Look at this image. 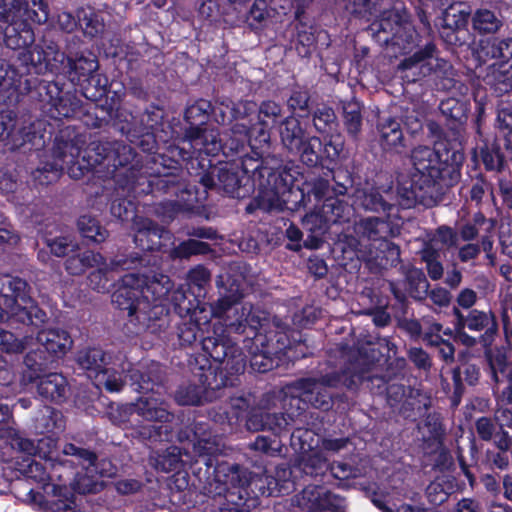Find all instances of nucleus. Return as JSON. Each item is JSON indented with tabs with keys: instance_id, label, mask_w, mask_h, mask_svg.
Here are the masks:
<instances>
[{
	"instance_id": "nucleus-1",
	"label": "nucleus",
	"mask_w": 512,
	"mask_h": 512,
	"mask_svg": "<svg viewBox=\"0 0 512 512\" xmlns=\"http://www.w3.org/2000/svg\"><path fill=\"white\" fill-rule=\"evenodd\" d=\"M412 167L407 174L398 177V203L408 209L417 203H425L432 197L434 187L441 179L444 166L458 167L464 160L460 142L450 148L440 141L435 148L418 146L411 152Z\"/></svg>"
},
{
	"instance_id": "nucleus-2",
	"label": "nucleus",
	"mask_w": 512,
	"mask_h": 512,
	"mask_svg": "<svg viewBox=\"0 0 512 512\" xmlns=\"http://www.w3.org/2000/svg\"><path fill=\"white\" fill-rule=\"evenodd\" d=\"M216 286L219 298L209 305L208 310L213 317L224 318L226 328L231 332L243 334L246 329L256 332L268 321L267 313L251 303L236 306L244 297L241 276L219 275Z\"/></svg>"
},
{
	"instance_id": "nucleus-3",
	"label": "nucleus",
	"mask_w": 512,
	"mask_h": 512,
	"mask_svg": "<svg viewBox=\"0 0 512 512\" xmlns=\"http://www.w3.org/2000/svg\"><path fill=\"white\" fill-rule=\"evenodd\" d=\"M340 382V376L336 373L326 374L319 378H302L290 385L292 400H301L311 404L315 408L327 410L331 406V395L328 388L336 387ZM288 397L281 394H266L254 408L246 421L250 431L265 430V412L283 408Z\"/></svg>"
},
{
	"instance_id": "nucleus-4",
	"label": "nucleus",
	"mask_w": 512,
	"mask_h": 512,
	"mask_svg": "<svg viewBox=\"0 0 512 512\" xmlns=\"http://www.w3.org/2000/svg\"><path fill=\"white\" fill-rule=\"evenodd\" d=\"M156 394L158 392L144 395L133 403L117 407L110 412V419L113 423L130 429L133 438L140 441L158 440L162 427L142 422H171L173 414L169 411L167 403Z\"/></svg>"
},
{
	"instance_id": "nucleus-5",
	"label": "nucleus",
	"mask_w": 512,
	"mask_h": 512,
	"mask_svg": "<svg viewBox=\"0 0 512 512\" xmlns=\"http://www.w3.org/2000/svg\"><path fill=\"white\" fill-rule=\"evenodd\" d=\"M45 0H0V20L9 26L5 43L11 49H24L35 41L31 23L44 24L49 19Z\"/></svg>"
},
{
	"instance_id": "nucleus-6",
	"label": "nucleus",
	"mask_w": 512,
	"mask_h": 512,
	"mask_svg": "<svg viewBox=\"0 0 512 512\" xmlns=\"http://www.w3.org/2000/svg\"><path fill=\"white\" fill-rule=\"evenodd\" d=\"M27 287L21 278L0 275V322L37 325L45 321L46 313L34 304Z\"/></svg>"
},
{
	"instance_id": "nucleus-7",
	"label": "nucleus",
	"mask_w": 512,
	"mask_h": 512,
	"mask_svg": "<svg viewBox=\"0 0 512 512\" xmlns=\"http://www.w3.org/2000/svg\"><path fill=\"white\" fill-rule=\"evenodd\" d=\"M141 291L132 286H119L112 294V303L128 312L129 321L138 331L156 333L166 327L167 313L160 302L140 299Z\"/></svg>"
},
{
	"instance_id": "nucleus-8",
	"label": "nucleus",
	"mask_w": 512,
	"mask_h": 512,
	"mask_svg": "<svg viewBox=\"0 0 512 512\" xmlns=\"http://www.w3.org/2000/svg\"><path fill=\"white\" fill-rule=\"evenodd\" d=\"M202 349L215 362L224 364V370L239 373L245 367L241 352L226 335L223 324L213 325V335L202 339Z\"/></svg>"
},
{
	"instance_id": "nucleus-9",
	"label": "nucleus",
	"mask_w": 512,
	"mask_h": 512,
	"mask_svg": "<svg viewBox=\"0 0 512 512\" xmlns=\"http://www.w3.org/2000/svg\"><path fill=\"white\" fill-rule=\"evenodd\" d=\"M36 456L40 458L57 462L60 465L81 466L88 469L95 465L97 456L94 452L72 443H66L61 451L57 453V440L51 436H46L36 443Z\"/></svg>"
},
{
	"instance_id": "nucleus-10",
	"label": "nucleus",
	"mask_w": 512,
	"mask_h": 512,
	"mask_svg": "<svg viewBox=\"0 0 512 512\" xmlns=\"http://www.w3.org/2000/svg\"><path fill=\"white\" fill-rule=\"evenodd\" d=\"M86 143L84 135L68 128L62 130L55 138L52 148L53 160L62 164L63 169L66 167L73 178H80L85 170V163L81 164L79 157Z\"/></svg>"
},
{
	"instance_id": "nucleus-11",
	"label": "nucleus",
	"mask_w": 512,
	"mask_h": 512,
	"mask_svg": "<svg viewBox=\"0 0 512 512\" xmlns=\"http://www.w3.org/2000/svg\"><path fill=\"white\" fill-rule=\"evenodd\" d=\"M134 158L131 146L119 141H94L84 151L82 162L85 169L92 168L107 162V168L123 167Z\"/></svg>"
},
{
	"instance_id": "nucleus-12",
	"label": "nucleus",
	"mask_w": 512,
	"mask_h": 512,
	"mask_svg": "<svg viewBox=\"0 0 512 512\" xmlns=\"http://www.w3.org/2000/svg\"><path fill=\"white\" fill-rule=\"evenodd\" d=\"M246 171L240 163H225L221 166L214 167L208 173L200 177V182L207 188H215L224 192L230 197L241 198L245 194L242 193V179Z\"/></svg>"
},
{
	"instance_id": "nucleus-13",
	"label": "nucleus",
	"mask_w": 512,
	"mask_h": 512,
	"mask_svg": "<svg viewBox=\"0 0 512 512\" xmlns=\"http://www.w3.org/2000/svg\"><path fill=\"white\" fill-rule=\"evenodd\" d=\"M291 181L292 176L286 171H269L258 195L259 208L268 212L284 210L291 193Z\"/></svg>"
},
{
	"instance_id": "nucleus-14",
	"label": "nucleus",
	"mask_w": 512,
	"mask_h": 512,
	"mask_svg": "<svg viewBox=\"0 0 512 512\" xmlns=\"http://www.w3.org/2000/svg\"><path fill=\"white\" fill-rule=\"evenodd\" d=\"M372 26L374 31L391 34V37L384 39L385 42L391 41L400 46L404 41L407 43L413 41L414 30L409 21V15L406 8L400 3L385 11L380 20Z\"/></svg>"
},
{
	"instance_id": "nucleus-15",
	"label": "nucleus",
	"mask_w": 512,
	"mask_h": 512,
	"mask_svg": "<svg viewBox=\"0 0 512 512\" xmlns=\"http://www.w3.org/2000/svg\"><path fill=\"white\" fill-rule=\"evenodd\" d=\"M127 285L140 290L142 293L139 298L150 302H160L172 288L169 277L160 273L150 276L125 275L120 286Z\"/></svg>"
},
{
	"instance_id": "nucleus-16",
	"label": "nucleus",
	"mask_w": 512,
	"mask_h": 512,
	"mask_svg": "<svg viewBox=\"0 0 512 512\" xmlns=\"http://www.w3.org/2000/svg\"><path fill=\"white\" fill-rule=\"evenodd\" d=\"M134 242L146 251L160 250L163 240H170V232L152 220L140 216L133 219Z\"/></svg>"
},
{
	"instance_id": "nucleus-17",
	"label": "nucleus",
	"mask_w": 512,
	"mask_h": 512,
	"mask_svg": "<svg viewBox=\"0 0 512 512\" xmlns=\"http://www.w3.org/2000/svg\"><path fill=\"white\" fill-rule=\"evenodd\" d=\"M350 215L349 205L338 198L329 197L327 198L318 212H311L303 217V224L312 226L310 230L314 228H320L322 224H337L347 221Z\"/></svg>"
},
{
	"instance_id": "nucleus-18",
	"label": "nucleus",
	"mask_w": 512,
	"mask_h": 512,
	"mask_svg": "<svg viewBox=\"0 0 512 512\" xmlns=\"http://www.w3.org/2000/svg\"><path fill=\"white\" fill-rule=\"evenodd\" d=\"M353 203L366 211L387 213L398 203V195L391 190L380 192L378 188L365 186L357 188L353 194Z\"/></svg>"
},
{
	"instance_id": "nucleus-19",
	"label": "nucleus",
	"mask_w": 512,
	"mask_h": 512,
	"mask_svg": "<svg viewBox=\"0 0 512 512\" xmlns=\"http://www.w3.org/2000/svg\"><path fill=\"white\" fill-rule=\"evenodd\" d=\"M435 51V45L427 44L412 56L403 59L398 64V70L402 73V78L408 82H415L431 75V61Z\"/></svg>"
},
{
	"instance_id": "nucleus-20",
	"label": "nucleus",
	"mask_w": 512,
	"mask_h": 512,
	"mask_svg": "<svg viewBox=\"0 0 512 512\" xmlns=\"http://www.w3.org/2000/svg\"><path fill=\"white\" fill-rule=\"evenodd\" d=\"M51 116L57 119L76 116L81 110V100L73 93H63L56 83L45 86Z\"/></svg>"
},
{
	"instance_id": "nucleus-21",
	"label": "nucleus",
	"mask_w": 512,
	"mask_h": 512,
	"mask_svg": "<svg viewBox=\"0 0 512 512\" xmlns=\"http://www.w3.org/2000/svg\"><path fill=\"white\" fill-rule=\"evenodd\" d=\"M43 123L41 121L23 120L16 122V126L11 130L7 146L11 150L20 149L27 144L39 149L45 145L44 133L42 132Z\"/></svg>"
},
{
	"instance_id": "nucleus-22",
	"label": "nucleus",
	"mask_w": 512,
	"mask_h": 512,
	"mask_svg": "<svg viewBox=\"0 0 512 512\" xmlns=\"http://www.w3.org/2000/svg\"><path fill=\"white\" fill-rule=\"evenodd\" d=\"M459 324L462 328L467 327L472 331H485L481 336V342L484 346H489L492 343L493 337L498 332V323L494 312L481 311L473 309L469 314L464 317L458 311Z\"/></svg>"
},
{
	"instance_id": "nucleus-23",
	"label": "nucleus",
	"mask_w": 512,
	"mask_h": 512,
	"mask_svg": "<svg viewBox=\"0 0 512 512\" xmlns=\"http://www.w3.org/2000/svg\"><path fill=\"white\" fill-rule=\"evenodd\" d=\"M218 136V132L214 129L189 126L184 132L182 142L188 143L193 153L204 152L207 155H215L222 147Z\"/></svg>"
},
{
	"instance_id": "nucleus-24",
	"label": "nucleus",
	"mask_w": 512,
	"mask_h": 512,
	"mask_svg": "<svg viewBox=\"0 0 512 512\" xmlns=\"http://www.w3.org/2000/svg\"><path fill=\"white\" fill-rule=\"evenodd\" d=\"M35 344L43 347L55 359L62 357L70 350L72 340L65 330L51 328L39 331L37 337L33 338V343L29 348Z\"/></svg>"
},
{
	"instance_id": "nucleus-25",
	"label": "nucleus",
	"mask_w": 512,
	"mask_h": 512,
	"mask_svg": "<svg viewBox=\"0 0 512 512\" xmlns=\"http://www.w3.org/2000/svg\"><path fill=\"white\" fill-rule=\"evenodd\" d=\"M213 372L208 370L200 375V385L188 384L181 386L175 393V400L179 405H200L208 398V390H215L220 384H213L211 378Z\"/></svg>"
},
{
	"instance_id": "nucleus-26",
	"label": "nucleus",
	"mask_w": 512,
	"mask_h": 512,
	"mask_svg": "<svg viewBox=\"0 0 512 512\" xmlns=\"http://www.w3.org/2000/svg\"><path fill=\"white\" fill-rule=\"evenodd\" d=\"M191 435L185 430L180 431L178 438L180 441L189 440L193 442V450L196 455H215L219 452V439L216 436H212L211 432L208 431V425L206 423H196L191 428Z\"/></svg>"
},
{
	"instance_id": "nucleus-27",
	"label": "nucleus",
	"mask_w": 512,
	"mask_h": 512,
	"mask_svg": "<svg viewBox=\"0 0 512 512\" xmlns=\"http://www.w3.org/2000/svg\"><path fill=\"white\" fill-rule=\"evenodd\" d=\"M111 359V355L100 348H86L80 350L76 356L78 365L88 372L89 377H95V379L104 372L107 365L111 363Z\"/></svg>"
},
{
	"instance_id": "nucleus-28",
	"label": "nucleus",
	"mask_w": 512,
	"mask_h": 512,
	"mask_svg": "<svg viewBox=\"0 0 512 512\" xmlns=\"http://www.w3.org/2000/svg\"><path fill=\"white\" fill-rule=\"evenodd\" d=\"M471 26L478 35L497 34L504 26V18L499 11L478 8L471 17Z\"/></svg>"
},
{
	"instance_id": "nucleus-29",
	"label": "nucleus",
	"mask_w": 512,
	"mask_h": 512,
	"mask_svg": "<svg viewBox=\"0 0 512 512\" xmlns=\"http://www.w3.org/2000/svg\"><path fill=\"white\" fill-rule=\"evenodd\" d=\"M211 317L212 315H210L206 304L195 307L189 321L183 322L178 328V337L182 345L193 344L198 337L199 330H201L200 325L208 324Z\"/></svg>"
},
{
	"instance_id": "nucleus-30",
	"label": "nucleus",
	"mask_w": 512,
	"mask_h": 512,
	"mask_svg": "<svg viewBox=\"0 0 512 512\" xmlns=\"http://www.w3.org/2000/svg\"><path fill=\"white\" fill-rule=\"evenodd\" d=\"M38 394L51 401L62 402L68 393V382L60 373H49L42 377L36 376Z\"/></svg>"
},
{
	"instance_id": "nucleus-31",
	"label": "nucleus",
	"mask_w": 512,
	"mask_h": 512,
	"mask_svg": "<svg viewBox=\"0 0 512 512\" xmlns=\"http://www.w3.org/2000/svg\"><path fill=\"white\" fill-rule=\"evenodd\" d=\"M236 469L241 475V478L239 479V484L241 486H248L256 495H277V492L279 491V484L275 480L274 476L269 475L267 471H263L259 474H251L246 470L239 471L238 468Z\"/></svg>"
},
{
	"instance_id": "nucleus-32",
	"label": "nucleus",
	"mask_w": 512,
	"mask_h": 512,
	"mask_svg": "<svg viewBox=\"0 0 512 512\" xmlns=\"http://www.w3.org/2000/svg\"><path fill=\"white\" fill-rule=\"evenodd\" d=\"M304 496L311 503V508L326 512H344V500L323 487H308L304 490Z\"/></svg>"
},
{
	"instance_id": "nucleus-33",
	"label": "nucleus",
	"mask_w": 512,
	"mask_h": 512,
	"mask_svg": "<svg viewBox=\"0 0 512 512\" xmlns=\"http://www.w3.org/2000/svg\"><path fill=\"white\" fill-rule=\"evenodd\" d=\"M279 134L281 143L289 151L299 150L300 145L309 136L300 121L293 117H286L280 124Z\"/></svg>"
},
{
	"instance_id": "nucleus-34",
	"label": "nucleus",
	"mask_w": 512,
	"mask_h": 512,
	"mask_svg": "<svg viewBox=\"0 0 512 512\" xmlns=\"http://www.w3.org/2000/svg\"><path fill=\"white\" fill-rule=\"evenodd\" d=\"M127 260L113 259L109 262L104 258V263L96 265L95 271L91 272L88 276V285L95 291L105 293L109 289L110 278L108 274L118 269H128L126 265Z\"/></svg>"
},
{
	"instance_id": "nucleus-35",
	"label": "nucleus",
	"mask_w": 512,
	"mask_h": 512,
	"mask_svg": "<svg viewBox=\"0 0 512 512\" xmlns=\"http://www.w3.org/2000/svg\"><path fill=\"white\" fill-rule=\"evenodd\" d=\"M484 81L500 96L512 89V74L506 62H498L487 68Z\"/></svg>"
},
{
	"instance_id": "nucleus-36",
	"label": "nucleus",
	"mask_w": 512,
	"mask_h": 512,
	"mask_svg": "<svg viewBox=\"0 0 512 512\" xmlns=\"http://www.w3.org/2000/svg\"><path fill=\"white\" fill-rule=\"evenodd\" d=\"M431 75H434L436 85L442 90L450 91L457 89L459 84V91L461 92L462 85L456 80V72L452 65L433 52V60L431 61Z\"/></svg>"
},
{
	"instance_id": "nucleus-37",
	"label": "nucleus",
	"mask_w": 512,
	"mask_h": 512,
	"mask_svg": "<svg viewBox=\"0 0 512 512\" xmlns=\"http://www.w3.org/2000/svg\"><path fill=\"white\" fill-rule=\"evenodd\" d=\"M104 263V257L97 252L86 250L81 253H73L65 261V270L73 276H80L88 268Z\"/></svg>"
},
{
	"instance_id": "nucleus-38",
	"label": "nucleus",
	"mask_w": 512,
	"mask_h": 512,
	"mask_svg": "<svg viewBox=\"0 0 512 512\" xmlns=\"http://www.w3.org/2000/svg\"><path fill=\"white\" fill-rule=\"evenodd\" d=\"M379 141L384 150L403 146V132L400 123L393 118L382 119L378 123Z\"/></svg>"
},
{
	"instance_id": "nucleus-39",
	"label": "nucleus",
	"mask_w": 512,
	"mask_h": 512,
	"mask_svg": "<svg viewBox=\"0 0 512 512\" xmlns=\"http://www.w3.org/2000/svg\"><path fill=\"white\" fill-rule=\"evenodd\" d=\"M494 421L500 430L496 435V446L499 449H510L512 447V410L506 406L497 405Z\"/></svg>"
},
{
	"instance_id": "nucleus-40",
	"label": "nucleus",
	"mask_w": 512,
	"mask_h": 512,
	"mask_svg": "<svg viewBox=\"0 0 512 512\" xmlns=\"http://www.w3.org/2000/svg\"><path fill=\"white\" fill-rule=\"evenodd\" d=\"M67 62L69 73H74L79 83L94 78V73L99 67L98 61L92 53L76 55L75 57L68 56Z\"/></svg>"
},
{
	"instance_id": "nucleus-41",
	"label": "nucleus",
	"mask_w": 512,
	"mask_h": 512,
	"mask_svg": "<svg viewBox=\"0 0 512 512\" xmlns=\"http://www.w3.org/2000/svg\"><path fill=\"white\" fill-rule=\"evenodd\" d=\"M354 231L360 237L375 241L387 236L389 224L379 217H365L355 222Z\"/></svg>"
},
{
	"instance_id": "nucleus-42",
	"label": "nucleus",
	"mask_w": 512,
	"mask_h": 512,
	"mask_svg": "<svg viewBox=\"0 0 512 512\" xmlns=\"http://www.w3.org/2000/svg\"><path fill=\"white\" fill-rule=\"evenodd\" d=\"M122 371H126V367L122 364ZM128 377L131 381V385L134 386V390L137 392L147 393L154 391V384L160 379L156 375L158 366L156 364L151 365L147 371H143L139 368H128Z\"/></svg>"
},
{
	"instance_id": "nucleus-43",
	"label": "nucleus",
	"mask_w": 512,
	"mask_h": 512,
	"mask_svg": "<svg viewBox=\"0 0 512 512\" xmlns=\"http://www.w3.org/2000/svg\"><path fill=\"white\" fill-rule=\"evenodd\" d=\"M415 395H419L417 390L405 387L402 384H391L387 388V400L392 408H397L400 411L416 408L414 402Z\"/></svg>"
},
{
	"instance_id": "nucleus-44",
	"label": "nucleus",
	"mask_w": 512,
	"mask_h": 512,
	"mask_svg": "<svg viewBox=\"0 0 512 512\" xmlns=\"http://www.w3.org/2000/svg\"><path fill=\"white\" fill-rule=\"evenodd\" d=\"M408 294L417 301H424L428 296L430 284L421 269L411 267L405 273Z\"/></svg>"
},
{
	"instance_id": "nucleus-45",
	"label": "nucleus",
	"mask_w": 512,
	"mask_h": 512,
	"mask_svg": "<svg viewBox=\"0 0 512 512\" xmlns=\"http://www.w3.org/2000/svg\"><path fill=\"white\" fill-rule=\"evenodd\" d=\"M321 148L322 142L319 137L308 136L300 145L299 150H295L292 153L299 155L300 160L305 165L315 167L321 161Z\"/></svg>"
},
{
	"instance_id": "nucleus-46",
	"label": "nucleus",
	"mask_w": 512,
	"mask_h": 512,
	"mask_svg": "<svg viewBox=\"0 0 512 512\" xmlns=\"http://www.w3.org/2000/svg\"><path fill=\"white\" fill-rule=\"evenodd\" d=\"M343 115L347 133L353 138H356L360 133L362 127L360 103L354 99L344 102Z\"/></svg>"
},
{
	"instance_id": "nucleus-47",
	"label": "nucleus",
	"mask_w": 512,
	"mask_h": 512,
	"mask_svg": "<svg viewBox=\"0 0 512 512\" xmlns=\"http://www.w3.org/2000/svg\"><path fill=\"white\" fill-rule=\"evenodd\" d=\"M421 260L426 265L427 274L431 280H440L444 275V267L440 261V250L431 245L423 246L419 251Z\"/></svg>"
},
{
	"instance_id": "nucleus-48",
	"label": "nucleus",
	"mask_w": 512,
	"mask_h": 512,
	"mask_svg": "<svg viewBox=\"0 0 512 512\" xmlns=\"http://www.w3.org/2000/svg\"><path fill=\"white\" fill-rule=\"evenodd\" d=\"M36 429L40 433H57L64 429L63 416L51 407H45L41 416L36 418Z\"/></svg>"
},
{
	"instance_id": "nucleus-49",
	"label": "nucleus",
	"mask_w": 512,
	"mask_h": 512,
	"mask_svg": "<svg viewBox=\"0 0 512 512\" xmlns=\"http://www.w3.org/2000/svg\"><path fill=\"white\" fill-rule=\"evenodd\" d=\"M210 251V246L207 243L189 239L171 249L169 255L172 259H188L193 255H204Z\"/></svg>"
},
{
	"instance_id": "nucleus-50",
	"label": "nucleus",
	"mask_w": 512,
	"mask_h": 512,
	"mask_svg": "<svg viewBox=\"0 0 512 512\" xmlns=\"http://www.w3.org/2000/svg\"><path fill=\"white\" fill-rule=\"evenodd\" d=\"M78 229L83 237L95 243L103 242L108 236L107 230L94 217L89 215H83L79 218Z\"/></svg>"
},
{
	"instance_id": "nucleus-51",
	"label": "nucleus",
	"mask_w": 512,
	"mask_h": 512,
	"mask_svg": "<svg viewBox=\"0 0 512 512\" xmlns=\"http://www.w3.org/2000/svg\"><path fill=\"white\" fill-rule=\"evenodd\" d=\"M47 493L55 497L50 503L52 512H67L73 504L72 494L65 485H48Z\"/></svg>"
},
{
	"instance_id": "nucleus-52",
	"label": "nucleus",
	"mask_w": 512,
	"mask_h": 512,
	"mask_svg": "<svg viewBox=\"0 0 512 512\" xmlns=\"http://www.w3.org/2000/svg\"><path fill=\"white\" fill-rule=\"evenodd\" d=\"M458 244V235L457 233L448 226H440L438 227L431 238L425 241L423 246L431 245L434 249H441L439 245L445 247L447 249L451 247H455Z\"/></svg>"
},
{
	"instance_id": "nucleus-53",
	"label": "nucleus",
	"mask_w": 512,
	"mask_h": 512,
	"mask_svg": "<svg viewBox=\"0 0 512 512\" xmlns=\"http://www.w3.org/2000/svg\"><path fill=\"white\" fill-rule=\"evenodd\" d=\"M328 467L327 459L321 453L314 452L303 457L297 469L306 475L316 476L324 473Z\"/></svg>"
},
{
	"instance_id": "nucleus-54",
	"label": "nucleus",
	"mask_w": 512,
	"mask_h": 512,
	"mask_svg": "<svg viewBox=\"0 0 512 512\" xmlns=\"http://www.w3.org/2000/svg\"><path fill=\"white\" fill-rule=\"evenodd\" d=\"M33 343V337L25 336L17 339L15 336L0 327V348L8 353H22Z\"/></svg>"
},
{
	"instance_id": "nucleus-55",
	"label": "nucleus",
	"mask_w": 512,
	"mask_h": 512,
	"mask_svg": "<svg viewBox=\"0 0 512 512\" xmlns=\"http://www.w3.org/2000/svg\"><path fill=\"white\" fill-rule=\"evenodd\" d=\"M212 109L211 103L207 100H198L190 105L185 111V120L190 126H199L206 122Z\"/></svg>"
},
{
	"instance_id": "nucleus-56",
	"label": "nucleus",
	"mask_w": 512,
	"mask_h": 512,
	"mask_svg": "<svg viewBox=\"0 0 512 512\" xmlns=\"http://www.w3.org/2000/svg\"><path fill=\"white\" fill-rule=\"evenodd\" d=\"M61 165L62 164L54 160L52 162L43 163L32 172V177L38 184L48 185L55 182L61 176L63 171Z\"/></svg>"
},
{
	"instance_id": "nucleus-57",
	"label": "nucleus",
	"mask_w": 512,
	"mask_h": 512,
	"mask_svg": "<svg viewBox=\"0 0 512 512\" xmlns=\"http://www.w3.org/2000/svg\"><path fill=\"white\" fill-rule=\"evenodd\" d=\"M30 351L24 358V364L26 367L33 371L36 375L39 372L46 370L50 363L54 361V358L50 356L45 350L38 347L33 349V346L29 348Z\"/></svg>"
},
{
	"instance_id": "nucleus-58",
	"label": "nucleus",
	"mask_w": 512,
	"mask_h": 512,
	"mask_svg": "<svg viewBox=\"0 0 512 512\" xmlns=\"http://www.w3.org/2000/svg\"><path fill=\"white\" fill-rule=\"evenodd\" d=\"M47 246L51 253L56 257H64L69 253H75L79 250L78 243L69 236H60L47 240Z\"/></svg>"
},
{
	"instance_id": "nucleus-59",
	"label": "nucleus",
	"mask_w": 512,
	"mask_h": 512,
	"mask_svg": "<svg viewBox=\"0 0 512 512\" xmlns=\"http://www.w3.org/2000/svg\"><path fill=\"white\" fill-rule=\"evenodd\" d=\"M313 124L319 133H330L336 126V115L333 109L329 107L317 109L313 116Z\"/></svg>"
},
{
	"instance_id": "nucleus-60",
	"label": "nucleus",
	"mask_w": 512,
	"mask_h": 512,
	"mask_svg": "<svg viewBox=\"0 0 512 512\" xmlns=\"http://www.w3.org/2000/svg\"><path fill=\"white\" fill-rule=\"evenodd\" d=\"M441 112L446 117L461 122L466 118V104L456 98H447L441 101L439 106Z\"/></svg>"
},
{
	"instance_id": "nucleus-61",
	"label": "nucleus",
	"mask_w": 512,
	"mask_h": 512,
	"mask_svg": "<svg viewBox=\"0 0 512 512\" xmlns=\"http://www.w3.org/2000/svg\"><path fill=\"white\" fill-rule=\"evenodd\" d=\"M79 25L84 31V34L90 37H95L102 33L104 30V24L102 20L94 12H82L79 15Z\"/></svg>"
},
{
	"instance_id": "nucleus-62",
	"label": "nucleus",
	"mask_w": 512,
	"mask_h": 512,
	"mask_svg": "<svg viewBox=\"0 0 512 512\" xmlns=\"http://www.w3.org/2000/svg\"><path fill=\"white\" fill-rule=\"evenodd\" d=\"M250 130L246 123H236L231 129L233 137L225 145L232 151H240L248 141Z\"/></svg>"
},
{
	"instance_id": "nucleus-63",
	"label": "nucleus",
	"mask_w": 512,
	"mask_h": 512,
	"mask_svg": "<svg viewBox=\"0 0 512 512\" xmlns=\"http://www.w3.org/2000/svg\"><path fill=\"white\" fill-rule=\"evenodd\" d=\"M423 323V340L427 342L428 345H440L442 342V336L440 335L441 331L443 330V326L433 321L429 317H424L422 319Z\"/></svg>"
},
{
	"instance_id": "nucleus-64",
	"label": "nucleus",
	"mask_w": 512,
	"mask_h": 512,
	"mask_svg": "<svg viewBox=\"0 0 512 512\" xmlns=\"http://www.w3.org/2000/svg\"><path fill=\"white\" fill-rule=\"evenodd\" d=\"M419 430L426 441L437 440L443 433L439 418L435 415H428L423 424L419 426Z\"/></svg>"
}]
</instances>
